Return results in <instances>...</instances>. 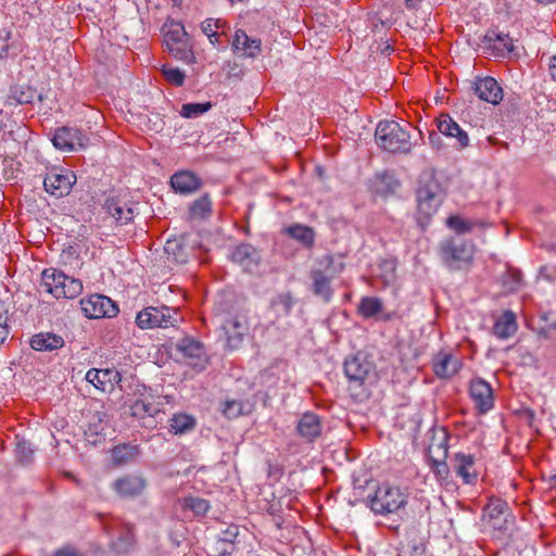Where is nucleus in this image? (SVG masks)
I'll use <instances>...</instances> for the list:
<instances>
[{"instance_id":"nucleus-1","label":"nucleus","mask_w":556,"mask_h":556,"mask_svg":"<svg viewBox=\"0 0 556 556\" xmlns=\"http://www.w3.org/2000/svg\"><path fill=\"white\" fill-rule=\"evenodd\" d=\"M475 253V245L459 237L445 238L438 245L442 264L452 271L467 270L473 263Z\"/></svg>"},{"instance_id":"nucleus-2","label":"nucleus","mask_w":556,"mask_h":556,"mask_svg":"<svg viewBox=\"0 0 556 556\" xmlns=\"http://www.w3.org/2000/svg\"><path fill=\"white\" fill-rule=\"evenodd\" d=\"M377 144L390 153H408L413 148L409 131L395 121H382L375 132Z\"/></svg>"},{"instance_id":"nucleus-3","label":"nucleus","mask_w":556,"mask_h":556,"mask_svg":"<svg viewBox=\"0 0 556 556\" xmlns=\"http://www.w3.org/2000/svg\"><path fill=\"white\" fill-rule=\"evenodd\" d=\"M443 201L441 184L432 172H424L417 189L418 214L429 219Z\"/></svg>"},{"instance_id":"nucleus-4","label":"nucleus","mask_w":556,"mask_h":556,"mask_svg":"<svg viewBox=\"0 0 556 556\" xmlns=\"http://www.w3.org/2000/svg\"><path fill=\"white\" fill-rule=\"evenodd\" d=\"M41 288L55 299H74L81 293L83 283L62 271L50 268L42 271Z\"/></svg>"},{"instance_id":"nucleus-5","label":"nucleus","mask_w":556,"mask_h":556,"mask_svg":"<svg viewBox=\"0 0 556 556\" xmlns=\"http://www.w3.org/2000/svg\"><path fill=\"white\" fill-rule=\"evenodd\" d=\"M166 50L176 59L191 62L194 58L189 43L188 34L181 23L170 21L163 26Z\"/></svg>"},{"instance_id":"nucleus-6","label":"nucleus","mask_w":556,"mask_h":556,"mask_svg":"<svg viewBox=\"0 0 556 556\" xmlns=\"http://www.w3.org/2000/svg\"><path fill=\"white\" fill-rule=\"evenodd\" d=\"M406 502L407 496L399 486L383 483L370 497L369 506L375 514L387 515L403 508Z\"/></svg>"},{"instance_id":"nucleus-7","label":"nucleus","mask_w":556,"mask_h":556,"mask_svg":"<svg viewBox=\"0 0 556 556\" xmlns=\"http://www.w3.org/2000/svg\"><path fill=\"white\" fill-rule=\"evenodd\" d=\"M179 320V311L165 305L146 307L136 317V324L140 329L176 327Z\"/></svg>"},{"instance_id":"nucleus-8","label":"nucleus","mask_w":556,"mask_h":556,"mask_svg":"<svg viewBox=\"0 0 556 556\" xmlns=\"http://www.w3.org/2000/svg\"><path fill=\"white\" fill-rule=\"evenodd\" d=\"M319 264L324 269H313L309 274L313 281L312 290L315 295L320 296L324 301L328 302L332 296L330 281L336 274L343 269V264H340V268L337 270L333 267V257L329 254L324 255L319 260Z\"/></svg>"},{"instance_id":"nucleus-9","label":"nucleus","mask_w":556,"mask_h":556,"mask_svg":"<svg viewBox=\"0 0 556 556\" xmlns=\"http://www.w3.org/2000/svg\"><path fill=\"white\" fill-rule=\"evenodd\" d=\"M483 520L496 531L502 533L509 531L515 518L509 510L508 504L500 497H490L483 508Z\"/></svg>"},{"instance_id":"nucleus-10","label":"nucleus","mask_w":556,"mask_h":556,"mask_svg":"<svg viewBox=\"0 0 556 556\" xmlns=\"http://www.w3.org/2000/svg\"><path fill=\"white\" fill-rule=\"evenodd\" d=\"M80 307L89 319L113 318L119 312L117 304L112 299L99 293L81 299Z\"/></svg>"},{"instance_id":"nucleus-11","label":"nucleus","mask_w":556,"mask_h":556,"mask_svg":"<svg viewBox=\"0 0 556 556\" xmlns=\"http://www.w3.org/2000/svg\"><path fill=\"white\" fill-rule=\"evenodd\" d=\"M143 392L129 404L130 415L142 420L144 427L153 428L155 426L154 417L161 412V404L155 403L154 395L151 390L146 387Z\"/></svg>"},{"instance_id":"nucleus-12","label":"nucleus","mask_w":556,"mask_h":556,"mask_svg":"<svg viewBox=\"0 0 556 556\" xmlns=\"http://www.w3.org/2000/svg\"><path fill=\"white\" fill-rule=\"evenodd\" d=\"M76 184V175L72 170L51 169L43 179L45 190L55 197L67 195Z\"/></svg>"},{"instance_id":"nucleus-13","label":"nucleus","mask_w":556,"mask_h":556,"mask_svg":"<svg viewBox=\"0 0 556 556\" xmlns=\"http://www.w3.org/2000/svg\"><path fill=\"white\" fill-rule=\"evenodd\" d=\"M88 137L81 130L72 127H61L54 131L53 146L64 152H72L85 149L88 144Z\"/></svg>"},{"instance_id":"nucleus-14","label":"nucleus","mask_w":556,"mask_h":556,"mask_svg":"<svg viewBox=\"0 0 556 556\" xmlns=\"http://www.w3.org/2000/svg\"><path fill=\"white\" fill-rule=\"evenodd\" d=\"M222 328L226 336L227 346L230 350H237L241 346L248 333V318L241 314L232 315L224 321Z\"/></svg>"},{"instance_id":"nucleus-15","label":"nucleus","mask_w":556,"mask_h":556,"mask_svg":"<svg viewBox=\"0 0 556 556\" xmlns=\"http://www.w3.org/2000/svg\"><path fill=\"white\" fill-rule=\"evenodd\" d=\"M175 349L190 366L197 367L200 365L203 367V364L206 362V352L203 343L192 337L185 336L179 339L175 344Z\"/></svg>"},{"instance_id":"nucleus-16","label":"nucleus","mask_w":556,"mask_h":556,"mask_svg":"<svg viewBox=\"0 0 556 556\" xmlns=\"http://www.w3.org/2000/svg\"><path fill=\"white\" fill-rule=\"evenodd\" d=\"M374 370V364L367 356L358 352L344 362V372L351 382L362 384L369 374Z\"/></svg>"},{"instance_id":"nucleus-17","label":"nucleus","mask_w":556,"mask_h":556,"mask_svg":"<svg viewBox=\"0 0 556 556\" xmlns=\"http://www.w3.org/2000/svg\"><path fill=\"white\" fill-rule=\"evenodd\" d=\"M435 122L440 134L456 140L454 144L456 149L463 150L469 146V137L467 132L460 128L450 114H440Z\"/></svg>"},{"instance_id":"nucleus-18","label":"nucleus","mask_w":556,"mask_h":556,"mask_svg":"<svg viewBox=\"0 0 556 556\" xmlns=\"http://www.w3.org/2000/svg\"><path fill=\"white\" fill-rule=\"evenodd\" d=\"M470 397L475 402L480 414H485L494 405L493 390L491 386L481 378L473 379L469 387Z\"/></svg>"},{"instance_id":"nucleus-19","label":"nucleus","mask_w":556,"mask_h":556,"mask_svg":"<svg viewBox=\"0 0 556 556\" xmlns=\"http://www.w3.org/2000/svg\"><path fill=\"white\" fill-rule=\"evenodd\" d=\"M147 486V481L138 475H126L113 482V490L121 497H135L140 495Z\"/></svg>"},{"instance_id":"nucleus-20","label":"nucleus","mask_w":556,"mask_h":556,"mask_svg":"<svg viewBox=\"0 0 556 556\" xmlns=\"http://www.w3.org/2000/svg\"><path fill=\"white\" fill-rule=\"evenodd\" d=\"M453 470L467 484H472L478 479L476 458L471 454L456 453L453 457Z\"/></svg>"},{"instance_id":"nucleus-21","label":"nucleus","mask_w":556,"mask_h":556,"mask_svg":"<svg viewBox=\"0 0 556 556\" xmlns=\"http://www.w3.org/2000/svg\"><path fill=\"white\" fill-rule=\"evenodd\" d=\"M475 93L479 99L492 104H497L503 99V90L496 79L486 76L478 78L473 86Z\"/></svg>"},{"instance_id":"nucleus-22","label":"nucleus","mask_w":556,"mask_h":556,"mask_svg":"<svg viewBox=\"0 0 556 556\" xmlns=\"http://www.w3.org/2000/svg\"><path fill=\"white\" fill-rule=\"evenodd\" d=\"M433 372L440 379L455 376L462 368V362L451 353H439L433 359Z\"/></svg>"},{"instance_id":"nucleus-23","label":"nucleus","mask_w":556,"mask_h":556,"mask_svg":"<svg viewBox=\"0 0 556 556\" xmlns=\"http://www.w3.org/2000/svg\"><path fill=\"white\" fill-rule=\"evenodd\" d=\"M103 208L111 215L117 225H127L135 217V211L132 205L127 204L115 198H109L105 200Z\"/></svg>"},{"instance_id":"nucleus-24","label":"nucleus","mask_w":556,"mask_h":556,"mask_svg":"<svg viewBox=\"0 0 556 556\" xmlns=\"http://www.w3.org/2000/svg\"><path fill=\"white\" fill-rule=\"evenodd\" d=\"M170 185L176 192L188 194L199 190L202 186V181L192 172L182 170L170 177Z\"/></svg>"},{"instance_id":"nucleus-25","label":"nucleus","mask_w":556,"mask_h":556,"mask_svg":"<svg viewBox=\"0 0 556 556\" xmlns=\"http://www.w3.org/2000/svg\"><path fill=\"white\" fill-rule=\"evenodd\" d=\"M296 430L300 437L308 442H313L321 434L320 418L314 413H305L300 418Z\"/></svg>"},{"instance_id":"nucleus-26","label":"nucleus","mask_w":556,"mask_h":556,"mask_svg":"<svg viewBox=\"0 0 556 556\" xmlns=\"http://www.w3.org/2000/svg\"><path fill=\"white\" fill-rule=\"evenodd\" d=\"M233 51H242L249 58H255L261 53V40L251 38L242 29H237L232 40Z\"/></svg>"},{"instance_id":"nucleus-27","label":"nucleus","mask_w":556,"mask_h":556,"mask_svg":"<svg viewBox=\"0 0 556 556\" xmlns=\"http://www.w3.org/2000/svg\"><path fill=\"white\" fill-rule=\"evenodd\" d=\"M30 346L36 351L52 352L64 346V339L52 332H40L31 337Z\"/></svg>"},{"instance_id":"nucleus-28","label":"nucleus","mask_w":556,"mask_h":556,"mask_svg":"<svg viewBox=\"0 0 556 556\" xmlns=\"http://www.w3.org/2000/svg\"><path fill=\"white\" fill-rule=\"evenodd\" d=\"M231 260L244 267H251L260 263L261 255L250 243H241L231 252Z\"/></svg>"},{"instance_id":"nucleus-29","label":"nucleus","mask_w":556,"mask_h":556,"mask_svg":"<svg viewBox=\"0 0 556 556\" xmlns=\"http://www.w3.org/2000/svg\"><path fill=\"white\" fill-rule=\"evenodd\" d=\"M516 315L511 311H505L503 315L495 321L493 333L498 339H508L517 331Z\"/></svg>"},{"instance_id":"nucleus-30","label":"nucleus","mask_w":556,"mask_h":556,"mask_svg":"<svg viewBox=\"0 0 556 556\" xmlns=\"http://www.w3.org/2000/svg\"><path fill=\"white\" fill-rule=\"evenodd\" d=\"M35 99L41 100L42 97L28 85H15L10 90L9 100H14L18 104H30Z\"/></svg>"},{"instance_id":"nucleus-31","label":"nucleus","mask_w":556,"mask_h":556,"mask_svg":"<svg viewBox=\"0 0 556 556\" xmlns=\"http://www.w3.org/2000/svg\"><path fill=\"white\" fill-rule=\"evenodd\" d=\"M486 41L492 43V48L497 51L498 55H505L514 51L513 39L503 33H488L484 37Z\"/></svg>"},{"instance_id":"nucleus-32","label":"nucleus","mask_w":556,"mask_h":556,"mask_svg":"<svg viewBox=\"0 0 556 556\" xmlns=\"http://www.w3.org/2000/svg\"><path fill=\"white\" fill-rule=\"evenodd\" d=\"M212 214V201L208 194H203L189 205L191 219H206Z\"/></svg>"},{"instance_id":"nucleus-33","label":"nucleus","mask_w":556,"mask_h":556,"mask_svg":"<svg viewBox=\"0 0 556 556\" xmlns=\"http://www.w3.org/2000/svg\"><path fill=\"white\" fill-rule=\"evenodd\" d=\"M382 302L375 296H365L359 301L357 313L365 319L376 317L382 311Z\"/></svg>"},{"instance_id":"nucleus-34","label":"nucleus","mask_w":556,"mask_h":556,"mask_svg":"<svg viewBox=\"0 0 556 556\" xmlns=\"http://www.w3.org/2000/svg\"><path fill=\"white\" fill-rule=\"evenodd\" d=\"M239 534V528L236 525H230L224 530L218 539H223L227 544V548H219V546L215 547V552L218 556H227L231 555L236 549V539Z\"/></svg>"},{"instance_id":"nucleus-35","label":"nucleus","mask_w":556,"mask_h":556,"mask_svg":"<svg viewBox=\"0 0 556 556\" xmlns=\"http://www.w3.org/2000/svg\"><path fill=\"white\" fill-rule=\"evenodd\" d=\"M287 232L291 238L295 239L307 248H311L314 244L315 232L311 227L296 224L290 226L287 229Z\"/></svg>"},{"instance_id":"nucleus-36","label":"nucleus","mask_w":556,"mask_h":556,"mask_svg":"<svg viewBox=\"0 0 556 556\" xmlns=\"http://www.w3.org/2000/svg\"><path fill=\"white\" fill-rule=\"evenodd\" d=\"M295 304V300L290 292L280 293L270 301V307L277 316H288Z\"/></svg>"},{"instance_id":"nucleus-37","label":"nucleus","mask_w":556,"mask_h":556,"mask_svg":"<svg viewBox=\"0 0 556 556\" xmlns=\"http://www.w3.org/2000/svg\"><path fill=\"white\" fill-rule=\"evenodd\" d=\"M181 508L191 510L195 517H202L208 511L210 503L199 496H187L181 502Z\"/></svg>"},{"instance_id":"nucleus-38","label":"nucleus","mask_w":556,"mask_h":556,"mask_svg":"<svg viewBox=\"0 0 556 556\" xmlns=\"http://www.w3.org/2000/svg\"><path fill=\"white\" fill-rule=\"evenodd\" d=\"M195 426V420L192 416L187 414H176L170 419V430L175 434H182L189 430H192Z\"/></svg>"},{"instance_id":"nucleus-39","label":"nucleus","mask_w":556,"mask_h":556,"mask_svg":"<svg viewBox=\"0 0 556 556\" xmlns=\"http://www.w3.org/2000/svg\"><path fill=\"white\" fill-rule=\"evenodd\" d=\"M135 543L136 539L132 527L126 525L123 533L118 536L117 541L113 543V546L117 553H127Z\"/></svg>"},{"instance_id":"nucleus-40","label":"nucleus","mask_w":556,"mask_h":556,"mask_svg":"<svg viewBox=\"0 0 556 556\" xmlns=\"http://www.w3.org/2000/svg\"><path fill=\"white\" fill-rule=\"evenodd\" d=\"M212 103H185L181 106L180 115L185 118H195L208 110H211Z\"/></svg>"},{"instance_id":"nucleus-41","label":"nucleus","mask_w":556,"mask_h":556,"mask_svg":"<svg viewBox=\"0 0 556 556\" xmlns=\"http://www.w3.org/2000/svg\"><path fill=\"white\" fill-rule=\"evenodd\" d=\"M447 226L455 230L457 233L470 232L475 226V223L465 220L458 215L450 216L446 222Z\"/></svg>"},{"instance_id":"nucleus-42","label":"nucleus","mask_w":556,"mask_h":556,"mask_svg":"<svg viewBox=\"0 0 556 556\" xmlns=\"http://www.w3.org/2000/svg\"><path fill=\"white\" fill-rule=\"evenodd\" d=\"M162 74L174 86H182L185 83L186 74L177 67L163 66Z\"/></svg>"},{"instance_id":"nucleus-43","label":"nucleus","mask_w":556,"mask_h":556,"mask_svg":"<svg viewBox=\"0 0 556 556\" xmlns=\"http://www.w3.org/2000/svg\"><path fill=\"white\" fill-rule=\"evenodd\" d=\"M105 369L91 368L86 374V380L92 383L97 389L102 391L105 390V383L108 382V376H103Z\"/></svg>"},{"instance_id":"nucleus-44","label":"nucleus","mask_w":556,"mask_h":556,"mask_svg":"<svg viewBox=\"0 0 556 556\" xmlns=\"http://www.w3.org/2000/svg\"><path fill=\"white\" fill-rule=\"evenodd\" d=\"M33 453L34 451L28 442L20 441L16 444V456L21 464H29L33 458Z\"/></svg>"},{"instance_id":"nucleus-45","label":"nucleus","mask_w":556,"mask_h":556,"mask_svg":"<svg viewBox=\"0 0 556 556\" xmlns=\"http://www.w3.org/2000/svg\"><path fill=\"white\" fill-rule=\"evenodd\" d=\"M242 404L236 400L226 401L223 413L228 418H235L241 414Z\"/></svg>"},{"instance_id":"nucleus-46","label":"nucleus","mask_w":556,"mask_h":556,"mask_svg":"<svg viewBox=\"0 0 556 556\" xmlns=\"http://www.w3.org/2000/svg\"><path fill=\"white\" fill-rule=\"evenodd\" d=\"M431 469L439 479H441V480L447 479L450 470H448V466L445 462H441L438 459H431Z\"/></svg>"},{"instance_id":"nucleus-47","label":"nucleus","mask_w":556,"mask_h":556,"mask_svg":"<svg viewBox=\"0 0 556 556\" xmlns=\"http://www.w3.org/2000/svg\"><path fill=\"white\" fill-rule=\"evenodd\" d=\"M219 21H214L213 18H206L201 24V29L206 36H215V40H218L219 34L215 30L219 28Z\"/></svg>"},{"instance_id":"nucleus-48","label":"nucleus","mask_w":556,"mask_h":556,"mask_svg":"<svg viewBox=\"0 0 556 556\" xmlns=\"http://www.w3.org/2000/svg\"><path fill=\"white\" fill-rule=\"evenodd\" d=\"M408 556H425V546L421 543L408 542L406 545Z\"/></svg>"},{"instance_id":"nucleus-49","label":"nucleus","mask_w":556,"mask_h":556,"mask_svg":"<svg viewBox=\"0 0 556 556\" xmlns=\"http://www.w3.org/2000/svg\"><path fill=\"white\" fill-rule=\"evenodd\" d=\"M10 33L0 29V59L7 56L9 50Z\"/></svg>"},{"instance_id":"nucleus-50","label":"nucleus","mask_w":556,"mask_h":556,"mask_svg":"<svg viewBox=\"0 0 556 556\" xmlns=\"http://www.w3.org/2000/svg\"><path fill=\"white\" fill-rule=\"evenodd\" d=\"M429 143L435 150H441L444 147L442 138L433 130L429 132Z\"/></svg>"},{"instance_id":"nucleus-51","label":"nucleus","mask_w":556,"mask_h":556,"mask_svg":"<svg viewBox=\"0 0 556 556\" xmlns=\"http://www.w3.org/2000/svg\"><path fill=\"white\" fill-rule=\"evenodd\" d=\"M103 376H108V382L111 384L119 383L122 380V375L115 369H105Z\"/></svg>"},{"instance_id":"nucleus-52","label":"nucleus","mask_w":556,"mask_h":556,"mask_svg":"<svg viewBox=\"0 0 556 556\" xmlns=\"http://www.w3.org/2000/svg\"><path fill=\"white\" fill-rule=\"evenodd\" d=\"M53 556H83L76 549L71 547H65L56 551Z\"/></svg>"},{"instance_id":"nucleus-53","label":"nucleus","mask_w":556,"mask_h":556,"mask_svg":"<svg viewBox=\"0 0 556 556\" xmlns=\"http://www.w3.org/2000/svg\"><path fill=\"white\" fill-rule=\"evenodd\" d=\"M549 73L554 80H556V55L551 59Z\"/></svg>"},{"instance_id":"nucleus-54","label":"nucleus","mask_w":556,"mask_h":556,"mask_svg":"<svg viewBox=\"0 0 556 556\" xmlns=\"http://www.w3.org/2000/svg\"><path fill=\"white\" fill-rule=\"evenodd\" d=\"M176 247H178V243H177L175 240H174V241L168 240V241L166 242V244H165V248H164V249H165V252L169 254V253H172V252L174 253V248H176Z\"/></svg>"},{"instance_id":"nucleus-55","label":"nucleus","mask_w":556,"mask_h":556,"mask_svg":"<svg viewBox=\"0 0 556 556\" xmlns=\"http://www.w3.org/2000/svg\"><path fill=\"white\" fill-rule=\"evenodd\" d=\"M8 326L0 327V344L4 342V340L8 338Z\"/></svg>"},{"instance_id":"nucleus-56","label":"nucleus","mask_w":556,"mask_h":556,"mask_svg":"<svg viewBox=\"0 0 556 556\" xmlns=\"http://www.w3.org/2000/svg\"><path fill=\"white\" fill-rule=\"evenodd\" d=\"M510 276L516 285H519L521 281V273L518 270H514L510 273Z\"/></svg>"},{"instance_id":"nucleus-57","label":"nucleus","mask_w":556,"mask_h":556,"mask_svg":"<svg viewBox=\"0 0 556 556\" xmlns=\"http://www.w3.org/2000/svg\"><path fill=\"white\" fill-rule=\"evenodd\" d=\"M216 546H219V548H227V544H226V542L223 541V539H217L216 540L214 548Z\"/></svg>"},{"instance_id":"nucleus-58","label":"nucleus","mask_w":556,"mask_h":556,"mask_svg":"<svg viewBox=\"0 0 556 556\" xmlns=\"http://www.w3.org/2000/svg\"><path fill=\"white\" fill-rule=\"evenodd\" d=\"M7 316H4L3 314H0V327L2 326H7Z\"/></svg>"},{"instance_id":"nucleus-59","label":"nucleus","mask_w":556,"mask_h":556,"mask_svg":"<svg viewBox=\"0 0 556 556\" xmlns=\"http://www.w3.org/2000/svg\"><path fill=\"white\" fill-rule=\"evenodd\" d=\"M211 43L215 45L218 40H215V36H207Z\"/></svg>"},{"instance_id":"nucleus-60","label":"nucleus","mask_w":556,"mask_h":556,"mask_svg":"<svg viewBox=\"0 0 556 556\" xmlns=\"http://www.w3.org/2000/svg\"><path fill=\"white\" fill-rule=\"evenodd\" d=\"M231 4H236L238 2H242L243 0H228Z\"/></svg>"},{"instance_id":"nucleus-61","label":"nucleus","mask_w":556,"mask_h":556,"mask_svg":"<svg viewBox=\"0 0 556 556\" xmlns=\"http://www.w3.org/2000/svg\"><path fill=\"white\" fill-rule=\"evenodd\" d=\"M489 141H490L491 143H493V144H494V143H496V139H494V138H492V137H489Z\"/></svg>"},{"instance_id":"nucleus-62","label":"nucleus","mask_w":556,"mask_h":556,"mask_svg":"<svg viewBox=\"0 0 556 556\" xmlns=\"http://www.w3.org/2000/svg\"><path fill=\"white\" fill-rule=\"evenodd\" d=\"M502 147H504L505 149H508V143L507 142H503Z\"/></svg>"},{"instance_id":"nucleus-63","label":"nucleus","mask_w":556,"mask_h":556,"mask_svg":"<svg viewBox=\"0 0 556 556\" xmlns=\"http://www.w3.org/2000/svg\"><path fill=\"white\" fill-rule=\"evenodd\" d=\"M446 453H447V448L444 446V450H443L444 457L446 456Z\"/></svg>"},{"instance_id":"nucleus-64","label":"nucleus","mask_w":556,"mask_h":556,"mask_svg":"<svg viewBox=\"0 0 556 556\" xmlns=\"http://www.w3.org/2000/svg\"><path fill=\"white\" fill-rule=\"evenodd\" d=\"M554 485H556V475L553 477Z\"/></svg>"}]
</instances>
